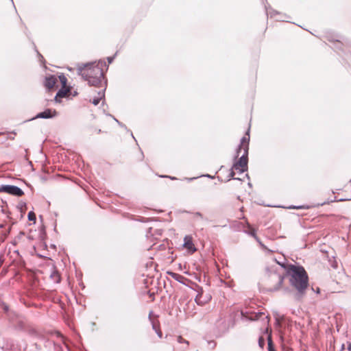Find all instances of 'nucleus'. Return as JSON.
Returning a JSON list of instances; mask_svg holds the SVG:
<instances>
[{
  "label": "nucleus",
  "mask_w": 351,
  "mask_h": 351,
  "mask_svg": "<svg viewBox=\"0 0 351 351\" xmlns=\"http://www.w3.org/2000/svg\"><path fill=\"white\" fill-rule=\"evenodd\" d=\"M102 66L103 62L78 64L77 74L87 81L90 86H97L101 84L104 77Z\"/></svg>",
  "instance_id": "f03ea898"
},
{
  "label": "nucleus",
  "mask_w": 351,
  "mask_h": 351,
  "mask_svg": "<svg viewBox=\"0 0 351 351\" xmlns=\"http://www.w3.org/2000/svg\"><path fill=\"white\" fill-rule=\"evenodd\" d=\"M131 136H132V138H134V136L133 134H131Z\"/></svg>",
  "instance_id": "ea45409f"
},
{
  "label": "nucleus",
  "mask_w": 351,
  "mask_h": 351,
  "mask_svg": "<svg viewBox=\"0 0 351 351\" xmlns=\"http://www.w3.org/2000/svg\"><path fill=\"white\" fill-rule=\"evenodd\" d=\"M2 264H3V260L0 257V267L1 266Z\"/></svg>",
  "instance_id": "7c9ffc66"
},
{
  "label": "nucleus",
  "mask_w": 351,
  "mask_h": 351,
  "mask_svg": "<svg viewBox=\"0 0 351 351\" xmlns=\"http://www.w3.org/2000/svg\"><path fill=\"white\" fill-rule=\"evenodd\" d=\"M169 178L170 179H171V180H175V179H176L175 177H170V176H169Z\"/></svg>",
  "instance_id": "72a5a7b5"
},
{
  "label": "nucleus",
  "mask_w": 351,
  "mask_h": 351,
  "mask_svg": "<svg viewBox=\"0 0 351 351\" xmlns=\"http://www.w3.org/2000/svg\"><path fill=\"white\" fill-rule=\"evenodd\" d=\"M276 277L278 278V284L275 287H274L273 289H271V291H278L282 286V282L284 281L283 276H282L280 275H276Z\"/></svg>",
  "instance_id": "4468645a"
},
{
  "label": "nucleus",
  "mask_w": 351,
  "mask_h": 351,
  "mask_svg": "<svg viewBox=\"0 0 351 351\" xmlns=\"http://www.w3.org/2000/svg\"><path fill=\"white\" fill-rule=\"evenodd\" d=\"M114 119L115 120L116 122L118 123V124L120 123L117 119L114 118Z\"/></svg>",
  "instance_id": "c9c22d12"
},
{
  "label": "nucleus",
  "mask_w": 351,
  "mask_h": 351,
  "mask_svg": "<svg viewBox=\"0 0 351 351\" xmlns=\"http://www.w3.org/2000/svg\"><path fill=\"white\" fill-rule=\"evenodd\" d=\"M270 14H271V16L273 17V16H276V15H279V14L276 12H274V14L270 12Z\"/></svg>",
  "instance_id": "bb28decb"
},
{
  "label": "nucleus",
  "mask_w": 351,
  "mask_h": 351,
  "mask_svg": "<svg viewBox=\"0 0 351 351\" xmlns=\"http://www.w3.org/2000/svg\"><path fill=\"white\" fill-rule=\"evenodd\" d=\"M276 19H277V20H282V21H284V20L282 19V17H280V16H279V17H278V16H276Z\"/></svg>",
  "instance_id": "c85d7f7f"
},
{
  "label": "nucleus",
  "mask_w": 351,
  "mask_h": 351,
  "mask_svg": "<svg viewBox=\"0 0 351 351\" xmlns=\"http://www.w3.org/2000/svg\"><path fill=\"white\" fill-rule=\"evenodd\" d=\"M114 119L115 120L116 122L118 123V124L120 123L117 119L114 118Z\"/></svg>",
  "instance_id": "f704fd0d"
},
{
  "label": "nucleus",
  "mask_w": 351,
  "mask_h": 351,
  "mask_svg": "<svg viewBox=\"0 0 351 351\" xmlns=\"http://www.w3.org/2000/svg\"><path fill=\"white\" fill-rule=\"evenodd\" d=\"M178 342L180 344H183L180 348H176L174 351H185L187 350L189 346V341L184 339L181 336L178 337Z\"/></svg>",
  "instance_id": "1a4fd4ad"
},
{
  "label": "nucleus",
  "mask_w": 351,
  "mask_h": 351,
  "mask_svg": "<svg viewBox=\"0 0 351 351\" xmlns=\"http://www.w3.org/2000/svg\"><path fill=\"white\" fill-rule=\"evenodd\" d=\"M267 318H268V316H267V315H266V316L265 317V319H267Z\"/></svg>",
  "instance_id": "4c0bfd02"
},
{
  "label": "nucleus",
  "mask_w": 351,
  "mask_h": 351,
  "mask_svg": "<svg viewBox=\"0 0 351 351\" xmlns=\"http://www.w3.org/2000/svg\"><path fill=\"white\" fill-rule=\"evenodd\" d=\"M267 344H268V350L269 351H276V350L274 347L271 334H269L267 337Z\"/></svg>",
  "instance_id": "dca6fc26"
},
{
  "label": "nucleus",
  "mask_w": 351,
  "mask_h": 351,
  "mask_svg": "<svg viewBox=\"0 0 351 351\" xmlns=\"http://www.w3.org/2000/svg\"><path fill=\"white\" fill-rule=\"evenodd\" d=\"M184 246L187 248L189 250H192L193 252H195L196 250L195 247H194V245L193 243L192 239L189 237H184Z\"/></svg>",
  "instance_id": "9d476101"
},
{
  "label": "nucleus",
  "mask_w": 351,
  "mask_h": 351,
  "mask_svg": "<svg viewBox=\"0 0 351 351\" xmlns=\"http://www.w3.org/2000/svg\"><path fill=\"white\" fill-rule=\"evenodd\" d=\"M0 192H5L6 193L16 196L21 197L24 195V192L21 189L14 185H1L0 186Z\"/></svg>",
  "instance_id": "20e7f679"
},
{
  "label": "nucleus",
  "mask_w": 351,
  "mask_h": 351,
  "mask_svg": "<svg viewBox=\"0 0 351 351\" xmlns=\"http://www.w3.org/2000/svg\"><path fill=\"white\" fill-rule=\"evenodd\" d=\"M248 226V228H249V230L248 231H245V232L251 236H252L258 242L260 243V244L261 245H263V244L261 243V241H259V239L258 237H257V236L256 235V230L255 229H254L253 228H252L250 226V224L247 225Z\"/></svg>",
  "instance_id": "ddd939ff"
},
{
  "label": "nucleus",
  "mask_w": 351,
  "mask_h": 351,
  "mask_svg": "<svg viewBox=\"0 0 351 351\" xmlns=\"http://www.w3.org/2000/svg\"><path fill=\"white\" fill-rule=\"evenodd\" d=\"M234 169L232 168L231 171H230V176H230V178H232V179H234V180H241V179H240V178H234L235 173H234Z\"/></svg>",
  "instance_id": "412c9836"
},
{
  "label": "nucleus",
  "mask_w": 351,
  "mask_h": 351,
  "mask_svg": "<svg viewBox=\"0 0 351 351\" xmlns=\"http://www.w3.org/2000/svg\"><path fill=\"white\" fill-rule=\"evenodd\" d=\"M258 344L261 348H263V346L265 345V340H264L263 337H259Z\"/></svg>",
  "instance_id": "4be33fe9"
},
{
  "label": "nucleus",
  "mask_w": 351,
  "mask_h": 351,
  "mask_svg": "<svg viewBox=\"0 0 351 351\" xmlns=\"http://www.w3.org/2000/svg\"><path fill=\"white\" fill-rule=\"evenodd\" d=\"M56 114L57 112L55 110H52L51 109L47 108L43 112L37 114L34 119H50L56 117Z\"/></svg>",
  "instance_id": "423d86ee"
},
{
  "label": "nucleus",
  "mask_w": 351,
  "mask_h": 351,
  "mask_svg": "<svg viewBox=\"0 0 351 351\" xmlns=\"http://www.w3.org/2000/svg\"><path fill=\"white\" fill-rule=\"evenodd\" d=\"M131 136H132V138H134V136L133 134H131Z\"/></svg>",
  "instance_id": "58836bf2"
},
{
  "label": "nucleus",
  "mask_w": 351,
  "mask_h": 351,
  "mask_svg": "<svg viewBox=\"0 0 351 351\" xmlns=\"http://www.w3.org/2000/svg\"><path fill=\"white\" fill-rule=\"evenodd\" d=\"M287 273L290 276L289 282L291 285L297 291L295 298L299 300L304 295L308 285L307 273L303 267L294 265H289Z\"/></svg>",
  "instance_id": "f257e3e1"
},
{
  "label": "nucleus",
  "mask_w": 351,
  "mask_h": 351,
  "mask_svg": "<svg viewBox=\"0 0 351 351\" xmlns=\"http://www.w3.org/2000/svg\"><path fill=\"white\" fill-rule=\"evenodd\" d=\"M57 82V79L55 76L51 75L49 77H47L45 80V86L48 89L52 88Z\"/></svg>",
  "instance_id": "6e6552de"
},
{
  "label": "nucleus",
  "mask_w": 351,
  "mask_h": 351,
  "mask_svg": "<svg viewBox=\"0 0 351 351\" xmlns=\"http://www.w3.org/2000/svg\"><path fill=\"white\" fill-rule=\"evenodd\" d=\"M114 56H111V57H108V62L109 64L112 63L113 60H114Z\"/></svg>",
  "instance_id": "393cba45"
},
{
  "label": "nucleus",
  "mask_w": 351,
  "mask_h": 351,
  "mask_svg": "<svg viewBox=\"0 0 351 351\" xmlns=\"http://www.w3.org/2000/svg\"><path fill=\"white\" fill-rule=\"evenodd\" d=\"M131 136H132V138H134V136L133 134H131Z\"/></svg>",
  "instance_id": "a19ab883"
},
{
  "label": "nucleus",
  "mask_w": 351,
  "mask_h": 351,
  "mask_svg": "<svg viewBox=\"0 0 351 351\" xmlns=\"http://www.w3.org/2000/svg\"><path fill=\"white\" fill-rule=\"evenodd\" d=\"M249 141H250V130H248L246 132L245 136H243L241 140V143H240L238 149H237V154L235 156L236 158H237L239 156L241 151H243L244 145H247L249 146Z\"/></svg>",
  "instance_id": "0eeeda50"
},
{
  "label": "nucleus",
  "mask_w": 351,
  "mask_h": 351,
  "mask_svg": "<svg viewBox=\"0 0 351 351\" xmlns=\"http://www.w3.org/2000/svg\"><path fill=\"white\" fill-rule=\"evenodd\" d=\"M59 79H60V81L61 82L62 86H65L66 82H67L66 77L64 75H60L59 76Z\"/></svg>",
  "instance_id": "aec40b11"
},
{
  "label": "nucleus",
  "mask_w": 351,
  "mask_h": 351,
  "mask_svg": "<svg viewBox=\"0 0 351 351\" xmlns=\"http://www.w3.org/2000/svg\"><path fill=\"white\" fill-rule=\"evenodd\" d=\"M195 215H196V216H197V217H199L200 218H202V217H203V216H202V213H199V212L196 213H195Z\"/></svg>",
  "instance_id": "cd10ccee"
},
{
  "label": "nucleus",
  "mask_w": 351,
  "mask_h": 351,
  "mask_svg": "<svg viewBox=\"0 0 351 351\" xmlns=\"http://www.w3.org/2000/svg\"><path fill=\"white\" fill-rule=\"evenodd\" d=\"M152 312L151 311V312L149 313V319H151V315H152Z\"/></svg>",
  "instance_id": "473e14b6"
},
{
  "label": "nucleus",
  "mask_w": 351,
  "mask_h": 351,
  "mask_svg": "<svg viewBox=\"0 0 351 351\" xmlns=\"http://www.w3.org/2000/svg\"><path fill=\"white\" fill-rule=\"evenodd\" d=\"M50 278L55 282V283H59L60 282L61 278L59 274V273L53 269L51 274H50Z\"/></svg>",
  "instance_id": "9b49d317"
},
{
  "label": "nucleus",
  "mask_w": 351,
  "mask_h": 351,
  "mask_svg": "<svg viewBox=\"0 0 351 351\" xmlns=\"http://www.w3.org/2000/svg\"><path fill=\"white\" fill-rule=\"evenodd\" d=\"M119 125L122 128H125V125L121 123V122L119 123Z\"/></svg>",
  "instance_id": "c756f323"
},
{
  "label": "nucleus",
  "mask_w": 351,
  "mask_h": 351,
  "mask_svg": "<svg viewBox=\"0 0 351 351\" xmlns=\"http://www.w3.org/2000/svg\"><path fill=\"white\" fill-rule=\"evenodd\" d=\"M27 217H28L29 221H34V223L36 222V215L33 211L29 212Z\"/></svg>",
  "instance_id": "a211bd4d"
},
{
  "label": "nucleus",
  "mask_w": 351,
  "mask_h": 351,
  "mask_svg": "<svg viewBox=\"0 0 351 351\" xmlns=\"http://www.w3.org/2000/svg\"><path fill=\"white\" fill-rule=\"evenodd\" d=\"M243 153L239 160L234 163L232 169L239 170L240 173L247 171L248 162V145L243 146Z\"/></svg>",
  "instance_id": "7ed1b4c3"
},
{
  "label": "nucleus",
  "mask_w": 351,
  "mask_h": 351,
  "mask_svg": "<svg viewBox=\"0 0 351 351\" xmlns=\"http://www.w3.org/2000/svg\"><path fill=\"white\" fill-rule=\"evenodd\" d=\"M4 310H5V311H7L8 310V307L7 306H4Z\"/></svg>",
  "instance_id": "2f4dec72"
},
{
  "label": "nucleus",
  "mask_w": 351,
  "mask_h": 351,
  "mask_svg": "<svg viewBox=\"0 0 351 351\" xmlns=\"http://www.w3.org/2000/svg\"><path fill=\"white\" fill-rule=\"evenodd\" d=\"M152 328H153V330H154L156 331V330H158V328L157 327V326L156 325V324H155L154 322H152Z\"/></svg>",
  "instance_id": "b1692460"
},
{
  "label": "nucleus",
  "mask_w": 351,
  "mask_h": 351,
  "mask_svg": "<svg viewBox=\"0 0 351 351\" xmlns=\"http://www.w3.org/2000/svg\"><path fill=\"white\" fill-rule=\"evenodd\" d=\"M170 275L177 281L180 282V278H183V277L178 274L171 272Z\"/></svg>",
  "instance_id": "6ab92c4d"
},
{
  "label": "nucleus",
  "mask_w": 351,
  "mask_h": 351,
  "mask_svg": "<svg viewBox=\"0 0 351 351\" xmlns=\"http://www.w3.org/2000/svg\"><path fill=\"white\" fill-rule=\"evenodd\" d=\"M265 315V313H254L251 315V317H250V319L251 320H257V319H259L262 317V316Z\"/></svg>",
  "instance_id": "f3484780"
},
{
  "label": "nucleus",
  "mask_w": 351,
  "mask_h": 351,
  "mask_svg": "<svg viewBox=\"0 0 351 351\" xmlns=\"http://www.w3.org/2000/svg\"><path fill=\"white\" fill-rule=\"evenodd\" d=\"M104 97V90H102L101 91H99L98 93V97L94 98L91 102L93 105L97 106L99 104L101 99Z\"/></svg>",
  "instance_id": "f8f14e48"
},
{
  "label": "nucleus",
  "mask_w": 351,
  "mask_h": 351,
  "mask_svg": "<svg viewBox=\"0 0 351 351\" xmlns=\"http://www.w3.org/2000/svg\"><path fill=\"white\" fill-rule=\"evenodd\" d=\"M303 206H289V208H293V209H300V208H302Z\"/></svg>",
  "instance_id": "a878e982"
},
{
  "label": "nucleus",
  "mask_w": 351,
  "mask_h": 351,
  "mask_svg": "<svg viewBox=\"0 0 351 351\" xmlns=\"http://www.w3.org/2000/svg\"><path fill=\"white\" fill-rule=\"evenodd\" d=\"M211 300V295L209 294H207L205 295L204 298H203V290L201 288L199 291H198V294L195 297V302L198 305H204V304L207 303L208 301Z\"/></svg>",
  "instance_id": "39448f33"
},
{
  "label": "nucleus",
  "mask_w": 351,
  "mask_h": 351,
  "mask_svg": "<svg viewBox=\"0 0 351 351\" xmlns=\"http://www.w3.org/2000/svg\"><path fill=\"white\" fill-rule=\"evenodd\" d=\"M156 332L157 333L158 336L161 338L162 337V333L161 332V330L158 328V330H156Z\"/></svg>",
  "instance_id": "5701e85b"
},
{
  "label": "nucleus",
  "mask_w": 351,
  "mask_h": 351,
  "mask_svg": "<svg viewBox=\"0 0 351 351\" xmlns=\"http://www.w3.org/2000/svg\"><path fill=\"white\" fill-rule=\"evenodd\" d=\"M68 92H69L68 89H66V90L60 89L57 93V94H56V95L55 97L56 101H58V97H64L66 96Z\"/></svg>",
  "instance_id": "2eb2a0df"
},
{
  "label": "nucleus",
  "mask_w": 351,
  "mask_h": 351,
  "mask_svg": "<svg viewBox=\"0 0 351 351\" xmlns=\"http://www.w3.org/2000/svg\"><path fill=\"white\" fill-rule=\"evenodd\" d=\"M38 55L42 59H43V56H42L40 53H38Z\"/></svg>",
  "instance_id": "e433bc0d"
}]
</instances>
